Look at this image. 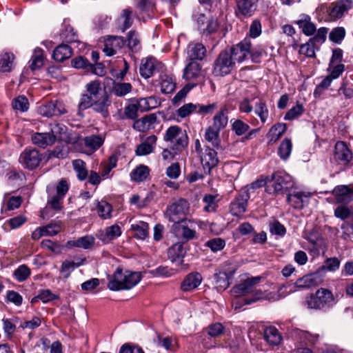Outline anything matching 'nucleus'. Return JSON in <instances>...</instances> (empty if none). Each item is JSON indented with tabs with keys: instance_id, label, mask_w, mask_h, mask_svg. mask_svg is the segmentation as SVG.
Instances as JSON below:
<instances>
[{
	"instance_id": "obj_1",
	"label": "nucleus",
	"mask_w": 353,
	"mask_h": 353,
	"mask_svg": "<svg viewBox=\"0 0 353 353\" xmlns=\"http://www.w3.org/2000/svg\"><path fill=\"white\" fill-rule=\"evenodd\" d=\"M338 301L337 294H334L328 288H320L305 298V305L310 310L325 312L332 309Z\"/></svg>"
},
{
	"instance_id": "obj_2",
	"label": "nucleus",
	"mask_w": 353,
	"mask_h": 353,
	"mask_svg": "<svg viewBox=\"0 0 353 353\" xmlns=\"http://www.w3.org/2000/svg\"><path fill=\"white\" fill-rule=\"evenodd\" d=\"M141 279L139 272L123 271L118 268L110 279L108 288L112 291L130 290L137 285Z\"/></svg>"
},
{
	"instance_id": "obj_3",
	"label": "nucleus",
	"mask_w": 353,
	"mask_h": 353,
	"mask_svg": "<svg viewBox=\"0 0 353 353\" xmlns=\"http://www.w3.org/2000/svg\"><path fill=\"white\" fill-rule=\"evenodd\" d=\"M110 97L106 92H103L100 97L92 100L86 97H84L83 101L79 102L78 115L83 117L84 110L92 108L94 112L100 114L103 118L105 119L110 116Z\"/></svg>"
},
{
	"instance_id": "obj_4",
	"label": "nucleus",
	"mask_w": 353,
	"mask_h": 353,
	"mask_svg": "<svg viewBox=\"0 0 353 353\" xmlns=\"http://www.w3.org/2000/svg\"><path fill=\"white\" fill-rule=\"evenodd\" d=\"M259 277L248 279L243 282L234 286L232 289V293L236 296L252 294L253 297L252 299H243L244 304H251L252 303L256 302L263 297L262 291L255 288V285L259 282Z\"/></svg>"
},
{
	"instance_id": "obj_5",
	"label": "nucleus",
	"mask_w": 353,
	"mask_h": 353,
	"mask_svg": "<svg viewBox=\"0 0 353 353\" xmlns=\"http://www.w3.org/2000/svg\"><path fill=\"white\" fill-rule=\"evenodd\" d=\"M163 140L170 143L172 150L181 152L188 145V136L185 130L178 125L169 127L163 136Z\"/></svg>"
},
{
	"instance_id": "obj_6",
	"label": "nucleus",
	"mask_w": 353,
	"mask_h": 353,
	"mask_svg": "<svg viewBox=\"0 0 353 353\" xmlns=\"http://www.w3.org/2000/svg\"><path fill=\"white\" fill-rule=\"evenodd\" d=\"M190 204L184 199H179L168 205L165 216L175 225L186 222L185 216L189 213Z\"/></svg>"
},
{
	"instance_id": "obj_7",
	"label": "nucleus",
	"mask_w": 353,
	"mask_h": 353,
	"mask_svg": "<svg viewBox=\"0 0 353 353\" xmlns=\"http://www.w3.org/2000/svg\"><path fill=\"white\" fill-rule=\"evenodd\" d=\"M234 64L235 62L228 50H223L214 61L212 74L216 77L227 75L231 72Z\"/></svg>"
},
{
	"instance_id": "obj_8",
	"label": "nucleus",
	"mask_w": 353,
	"mask_h": 353,
	"mask_svg": "<svg viewBox=\"0 0 353 353\" xmlns=\"http://www.w3.org/2000/svg\"><path fill=\"white\" fill-rule=\"evenodd\" d=\"M251 47V39L245 37L237 44L232 46L228 52L231 54L234 62L242 63L249 57Z\"/></svg>"
},
{
	"instance_id": "obj_9",
	"label": "nucleus",
	"mask_w": 353,
	"mask_h": 353,
	"mask_svg": "<svg viewBox=\"0 0 353 353\" xmlns=\"http://www.w3.org/2000/svg\"><path fill=\"white\" fill-rule=\"evenodd\" d=\"M38 112L43 117H52L66 114L67 110L63 102L56 101L40 105L38 108Z\"/></svg>"
},
{
	"instance_id": "obj_10",
	"label": "nucleus",
	"mask_w": 353,
	"mask_h": 353,
	"mask_svg": "<svg viewBox=\"0 0 353 353\" xmlns=\"http://www.w3.org/2000/svg\"><path fill=\"white\" fill-rule=\"evenodd\" d=\"M41 159L42 155L36 149H26L19 157L20 163L29 170L37 168Z\"/></svg>"
},
{
	"instance_id": "obj_11",
	"label": "nucleus",
	"mask_w": 353,
	"mask_h": 353,
	"mask_svg": "<svg viewBox=\"0 0 353 353\" xmlns=\"http://www.w3.org/2000/svg\"><path fill=\"white\" fill-rule=\"evenodd\" d=\"M267 192L269 193L284 194L292 186L293 182L285 181V178H268Z\"/></svg>"
},
{
	"instance_id": "obj_12",
	"label": "nucleus",
	"mask_w": 353,
	"mask_h": 353,
	"mask_svg": "<svg viewBox=\"0 0 353 353\" xmlns=\"http://www.w3.org/2000/svg\"><path fill=\"white\" fill-rule=\"evenodd\" d=\"M219 163L217 152L209 147H206L205 152L201 157V164L205 174H212V170Z\"/></svg>"
},
{
	"instance_id": "obj_13",
	"label": "nucleus",
	"mask_w": 353,
	"mask_h": 353,
	"mask_svg": "<svg viewBox=\"0 0 353 353\" xmlns=\"http://www.w3.org/2000/svg\"><path fill=\"white\" fill-rule=\"evenodd\" d=\"M329 16L332 20L341 18L352 7V0H339L331 4Z\"/></svg>"
},
{
	"instance_id": "obj_14",
	"label": "nucleus",
	"mask_w": 353,
	"mask_h": 353,
	"mask_svg": "<svg viewBox=\"0 0 353 353\" xmlns=\"http://www.w3.org/2000/svg\"><path fill=\"white\" fill-rule=\"evenodd\" d=\"M334 159L344 165L350 162L352 159V153L343 141H337L334 145Z\"/></svg>"
},
{
	"instance_id": "obj_15",
	"label": "nucleus",
	"mask_w": 353,
	"mask_h": 353,
	"mask_svg": "<svg viewBox=\"0 0 353 353\" xmlns=\"http://www.w3.org/2000/svg\"><path fill=\"white\" fill-rule=\"evenodd\" d=\"M51 135L54 137V142L57 139L64 143L73 142V137L68 128L62 123H55L52 125Z\"/></svg>"
},
{
	"instance_id": "obj_16",
	"label": "nucleus",
	"mask_w": 353,
	"mask_h": 353,
	"mask_svg": "<svg viewBox=\"0 0 353 353\" xmlns=\"http://www.w3.org/2000/svg\"><path fill=\"white\" fill-rule=\"evenodd\" d=\"M125 44V40L121 36H109L104 43L103 52L107 56H113Z\"/></svg>"
},
{
	"instance_id": "obj_17",
	"label": "nucleus",
	"mask_w": 353,
	"mask_h": 353,
	"mask_svg": "<svg viewBox=\"0 0 353 353\" xmlns=\"http://www.w3.org/2000/svg\"><path fill=\"white\" fill-rule=\"evenodd\" d=\"M159 62L154 57H147L141 60L139 66V73L145 79L151 77L158 71Z\"/></svg>"
},
{
	"instance_id": "obj_18",
	"label": "nucleus",
	"mask_w": 353,
	"mask_h": 353,
	"mask_svg": "<svg viewBox=\"0 0 353 353\" xmlns=\"http://www.w3.org/2000/svg\"><path fill=\"white\" fill-rule=\"evenodd\" d=\"M185 253L186 249L184 247V243L181 242L174 244L168 250V259L178 265L183 264Z\"/></svg>"
},
{
	"instance_id": "obj_19",
	"label": "nucleus",
	"mask_w": 353,
	"mask_h": 353,
	"mask_svg": "<svg viewBox=\"0 0 353 353\" xmlns=\"http://www.w3.org/2000/svg\"><path fill=\"white\" fill-rule=\"evenodd\" d=\"M258 0H236V14L245 17H251L257 8Z\"/></svg>"
},
{
	"instance_id": "obj_20",
	"label": "nucleus",
	"mask_w": 353,
	"mask_h": 353,
	"mask_svg": "<svg viewBox=\"0 0 353 353\" xmlns=\"http://www.w3.org/2000/svg\"><path fill=\"white\" fill-rule=\"evenodd\" d=\"M202 76V66L197 61H190L183 69V77L187 81L198 80Z\"/></svg>"
},
{
	"instance_id": "obj_21",
	"label": "nucleus",
	"mask_w": 353,
	"mask_h": 353,
	"mask_svg": "<svg viewBox=\"0 0 353 353\" xmlns=\"http://www.w3.org/2000/svg\"><path fill=\"white\" fill-rule=\"evenodd\" d=\"M122 231L121 227L117 224H114L107 227L103 230H101L98 234V238L104 243H108L112 240L121 235Z\"/></svg>"
},
{
	"instance_id": "obj_22",
	"label": "nucleus",
	"mask_w": 353,
	"mask_h": 353,
	"mask_svg": "<svg viewBox=\"0 0 353 353\" xmlns=\"http://www.w3.org/2000/svg\"><path fill=\"white\" fill-rule=\"evenodd\" d=\"M248 194L238 195L230 203V209L232 215L239 216L243 214L247 208Z\"/></svg>"
},
{
	"instance_id": "obj_23",
	"label": "nucleus",
	"mask_w": 353,
	"mask_h": 353,
	"mask_svg": "<svg viewBox=\"0 0 353 353\" xmlns=\"http://www.w3.org/2000/svg\"><path fill=\"white\" fill-rule=\"evenodd\" d=\"M234 272V270H220L214 274L216 286L219 290H225L229 287Z\"/></svg>"
},
{
	"instance_id": "obj_24",
	"label": "nucleus",
	"mask_w": 353,
	"mask_h": 353,
	"mask_svg": "<svg viewBox=\"0 0 353 353\" xmlns=\"http://www.w3.org/2000/svg\"><path fill=\"white\" fill-rule=\"evenodd\" d=\"M338 203H348L353 200V188L338 185L333 190Z\"/></svg>"
},
{
	"instance_id": "obj_25",
	"label": "nucleus",
	"mask_w": 353,
	"mask_h": 353,
	"mask_svg": "<svg viewBox=\"0 0 353 353\" xmlns=\"http://www.w3.org/2000/svg\"><path fill=\"white\" fill-rule=\"evenodd\" d=\"M85 88L87 93L81 94L79 101H83L84 97H86L92 100L95 99L100 97L101 94L105 92L101 90V83L99 80H94L89 82Z\"/></svg>"
},
{
	"instance_id": "obj_26",
	"label": "nucleus",
	"mask_w": 353,
	"mask_h": 353,
	"mask_svg": "<svg viewBox=\"0 0 353 353\" xmlns=\"http://www.w3.org/2000/svg\"><path fill=\"white\" fill-rule=\"evenodd\" d=\"M202 276L198 272L188 274L181 285V288L184 292H188L196 289L201 283Z\"/></svg>"
},
{
	"instance_id": "obj_27",
	"label": "nucleus",
	"mask_w": 353,
	"mask_h": 353,
	"mask_svg": "<svg viewBox=\"0 0 353 353\" xmlns=\"http://www.w3.org/2000/svg\"><path fill=\"white\" fill-rule=\"evenodd\" d=\"M157 120V117L155 114H150L140 119H137L133 124V128L139 132H145L154 128L153 125Z\"/></svg>"
},
{
	"instance_id": "obj_28",
	"label": "nucleus",
	"mask_w": 353,
	"mask_h": 353,
	"mask_svg": "<svg viewBox=\"0 0 353 353\" xmlns=\"http://www.w3.org/2000/svg\"><path fill=\"white\" fill-rule=\"evenodd\" d=\"M229 110L227 106L222 107L213 117L212 124L215 129L222 130L228 123Z\"/></svg>"
},
{
	"instance_id": "obj_29",
	"label": "nucleus",
	"mask_w": 353,
	"mask_h": 353,
	"mask_svg": "<svg viewBox=\"0 0 353 353\" xmlns=\"http://www.w3.org/2000/svg\"><path fill=\"white\" fill-rule=\"evenodd\" d=\"M157 137L155 135H150L139 144L135 150L137 156H145L152 153L157 143Z\"/></svg>"
},
{
	"instance_id": "obj_30",
	"label": "nucleus",
	"mask_w": 353,
	"mask_h": 353,
	"mask_svg": "<svg viewBox=\"0 0 353 353\" xmlns=\"http://www.w3.org/2000/svg\"><path fill=\"white\" fill-rule=\"evenodd\" d=\"M296 23L306 36H312L316 31V26L311 21V17L308 14H301L300 19L296 21Z\"/></svg>"
},
{
	"instance_id": "obj_31",
	"label": "nucleus",
	"mask_w": 353,
	"mask_h": 353,
	"mask_svg": "<svg viewBox=\"0 0 353 353\" xmlns=\"http://www.w3.org/2000/svg\"><path fill=\"white\" fill-rule=\"evenodd\" d=\"M321 281L316 274H307L298 279L294 283L297 288H311L320 284Z\"/></svg>"
},
{
	"instance_id": "obj_32",
	"label": "nucleus",
	"mask_w": 353,
	"mask_h": 353,
	"mask_svg": "<svg viewBox=\"0 0 353 353\" xmlns=\"http://www.w3.org/2000/svg\"><path fill=\"white\" fill-rule=\"evenodd\" d=\"M72 48L65 43L59 45L53 51L52 58L57 62H63L72 55Z\"/></svg>"
},
{
	"instance_id": "obj_33",
	"label": "nucleus",
	"mask_w": 353,
	"mask_h": 353,
	"mask_svg": "<svg viewBox=\"0 0 353 353\" xmlns=\"http://www.w3.org/2000/svg\"><path fill=\"white\" fill-rule=\"evenodd\" d=\"M308 195L303 192L289 193L287 201L295 209H302L307 202Z\"/></svg>"
},
{
	"instance_id": "obj_34",
	"label": "nucleus",
	"mask_w": 353,
	"mask_h": 353,
	"mask_svg": "<svg viewBox=\"0 0 353 353\" xmlns=\"http://www.w3.org/2000/svg\"><path fill=\"white\" fill-rule=\"evenodd\" d=\"M206 54L205 47L202 43H195L189 45L188 51V58L191 61L196 60H202Z\"/></svg>"
},
{
	"instance_id": "obj_35",
	"label": "nucleus",
	"mask_w": 353,
	"mask_h": 353,
	"mask_svg": "<svg viewBox=\"0 0 353 353\" xmlns=\"http://www.w3.org/2000/svg\"><path fill=\"white\" fill-rule=\"evenodd\" d=\"M94 238L91 235H85L76 240H71L67 242L70 248H79L85 250L91 248L94 244Z\"/></svg>"
},
{
	"instance_id": "obj_36",
	"label": "nucleus",
	"mask_w": 353,
	"mask_h": 353,
	"mask_svg": "<svg viewBox=\"0 0 353 353\" xmlns=\"http://www.w3.org/2000/svg\"><path fill=\"white\" fill-rule=\"evenodd\" d=\"M32 141L34 144L43 148L54 143V137L50 132L34 133L32 137Z\"/></svg>"
},
{
	"instance_id": "obj_37",
	"label": "nucleus",
	"mask_w": 353,
	"mask_h": 353,
	"mask_svg": "<svg viewBox=\"0 0 353 353\" xmlns=\"http://www.w3.org/2000/svg\"><path fill=\"white\" fill-rule=\"evenodd\" d=\"M105 137L100 134H92L84 137L85 145L92 151H96L103 144Z\"/></svg>"
},
{
	"instance_id": "obj_38",
	"label": "nucleus",
	"mask_w": 353,
	"mask_h": 353,
	"mask_svg": "<svg viewBox=\"0 0 353 353\" xmlns=\"http://www.w3.org/2000/svg\"><path fill=\"white\" fill-rule=\"evenodd\" d=\"M287 130V125L283 123H277L272 125L267 136L269 138V143H276Z\"/></svg>"
},
{
	"instance_id": "obj_39",
	"label": "nucleus",
	"mask_w": 353,
	"mask_h": 353,
	"mask_svg": "<svg viewBox=\"0 0 353 353\" xmlns=\"http://www.w3.org/2000/svg\"><path fill=\"white\" fill-rule=\"evenodd\" d=\"M161 91L165 94L174 92L176 88L175 79L172 75L163 74L160 77Z\"/></svg>"
},
{
	"instance_id": "obj_40",
	"label": "nucleus",
	"mask_w": 353,
	"mask_h": 353,
	"mask_svg": "<svg viewBox=\"0 0 353 353\" xmlns=\"http://www.w3.org/2000/svg\"><path fill=\"white\" fill-rule=\"evenodd\" d=\"M264 338L267 343L271 345H277L282 340L281 335L279 330L273 326L265 329Z\"/></svg>"
},
{
	"instance_id": "obj_41",
	"label": "nucleus",
	"mask_w": 353,
	"mask_h": 353,
	"mask_svg": "<svg viewBox=\"0 0 353 353\" xmlns=\"http://www.w3.org/2000/svg\"><path fill=\"white\" fill-rule=\"evenodd\" d=\"M63 30L60 33L61 37L66 42L72 43L78 41V35L74 28L65 19L63 22Z\"/></svg>"
},
{
	"instance_id": "obj_42",
	"label": "nucleus",
	"mask_w": 353,
	"mask_h": 353,
	"mask_svg": "<svg viewBox=\"0 0 353 353\" xmlns=\"http://www.w3.org/2000/svg\"><path fill=\"white\" fill-rule=\"evenodd\" d=\"M85 261V259H80L77 262H74L70 260H65L61 264L60 272L63 275V277L65 279H68L70 277L72 272L76 268L83 265Z\"/></svg>"
},
{
	"instance_id": "obj_43",
	"label": "nucleus",
	"mask_w": 353,
	"mask_h": 353,
	"mask_svg": "<svg viewBox=\"0 0 353 353\" xmlns=\"http://www.w3.org/2000/svg\"><path fill=\"white\" fill-rule=\"evenodd\" d=\"M43 50L40 48H35L30 60V68L32 71L40 69L43 65Z\"/></svg>"
},
{
	"instance_id": "obj_44",
	"label": "nucleus",
	"mask_w": 353,
	"mask_h": 353,
	"mask_svg": "<svg viewBox=\"0 0 353 353\" xmlns=\"http://www.w3.org/2000/svg\"><path fill=\"white\" fill-rule=\"evenodd\" d=\"M131 230L137 239L144 240L149 234V225L146 222L140 221L138 223L132 224Z\"/></svg>"
},
{
	"instance_id": "obj_45",
	"label": "nucleus",
	"mask_w": 353,
	"mask_h": 353,
	"mask_svg": "<svg viewBox=\"0 0 353 353\" xmlns=\"http://www.w3.org/2000/svg\"><path fill=\"white\" fill-rule=\"evenodd\" d=\"M14 59V55L12 53L5 52L0 54V72L11 71Z\"/></svg>"
},
{
	"instance_id": "obj_46",
	"label": "nucleus",
	"mask_w": 353,
	"mask_h": 353,
	"mask_svg": "<svg viewBox=\"0 0 353 353\" xmlns=\"http://www.w3.org/2000/svg\"><path fill=\"white\" fill-rule=\"evenodd\" d=\"M220 130L215 129L213 126H209L205 133V139L212 143V145L216 148L220 146L219 134Z\"/></svg>"
},
{
	"instance_id": "obj_47",
	"label": "nucleus",
	"mask_w": 353,
	"mask_h": 353,
	"mask_svg": "<svg viewBox=\"0 0 353 353\" xmlns=\"http://www.w3.org/2000/svg\"><path fill=\"white\" fill-rule=\"evenodd\" d=\"M112 207L105 201H97V214L103 219L112 217Z\"/></svg>"
},
{
	"instance_id": "obj_48",
	"label": "nucleus",
	"mask_w": 353,
	"mask_h": 353,
	"mask_svg": "<svg viewBox=\"0 0 353 353\" xmlns=\"http://www.w3.org/2000/svg\"><path fill=\"white\" fill-rule=\"evenodd\" d=\"M292 143L290 139L285 138L278 148V154L281 159L287 160L292 152Z\"/></svg>"
},
{
	"instance_id": "obj_49",
	"label": "nucleus",
	"mask_w": 353,
	"mask_h": 353,
	"mask_svg": "<svg viewBox=\"0 0 353 353\" xmlns=\"http://www.w3.org/2000/svg\"><path fill=\"white\" fill-rule=\"evenodd\" d=\"M139 111L147 112L158 106L159 102L155 97H149L138 100Z\"/></svg>"
},
{
	"instance_id": "obj_50",
	"label": "nucleus",
	"mask_w": 353,
	"mask_h": 353,
	"mask_svg": "<svg viewBox=\"0 0 353 353\" xmlns=\"http://www.w3.org/2000/svg\"><path fill=\"white\" fill-rule=\"evenodd\" d=\"M128 46L132 52H138L141 50V41L138 32L131 30L128 33Z\"/></svg>"
},
{
	"instance_id": "obj_51",
	"label": "nucleus",
	"mask_w": 353,
	"mask_h": 353,
	"mask_svg": "<svg viewBox=\"0 0 353 353\" xmlns=\"http://www.w3.org/2000/svg\"><path fill=\"white\" fill-rule=\"evenodd\" d=\"M205 205L204 210L208 212H215L218 207V195L205 194L203 199Z\"/></svg>"
},
{
	"instance_id": "obj_52",
	"label": "nucleus",
	"mask_w": 353,
	"mask_h": 353,
	"mask_svg": "<svg viewBox=\"0 0 353 353\" xmlns=\"http://www.w3.org/2000/svg\"><path fill=\"white\" fill-rule=\"evenodd\" d=\"M132 86L130 83H115L112 89V93L117 97H124L132 91Z\"/></svg>"
},
{
	"instance_id": "obj_53",
	"label": "nucleus",
	"mask_w": 353,
	"mask_h": 353,
	"mask_svg": "<svg viewBox=\"0 0 353 353\" xmlns=\"http://www.w3.org/2000/svg\"><path fill=\"white\" fill-rule=\"evenodd\" d=\"M231 129L237 136H242L250 130V125L240 119L231 120Z\"/></svg>"
},
{
	"instance_id": "obj_54",
	"label": "nucleus",
	"mask_w": 353,
	"mask_h": 353,
	"mask_svg": "<svg viewBox=\"0 0 353 353\" xmlns=\"http://www.w3.org/2000/svg\"><path fill=\"white\" fill-rule=\"evenodd\" d=\"M22 172L17 171L10 163L6 161H0L1 176H21Z\"/></svg>"
},
{
	"instance_id": "obj_55",
	"label": "nucleus",
	"mask_w": 353,
	"mask_h": 353,
	"mask_svg": "<svg viewBox=\"0 0 353 353\" xmlns=\"http://www.w3.org/2000/svg\"><path fill=\"white\" fill-rule=\"evenodd\" d=\"M334 214L341 220H345L353 216V209L345 205H340L335 208Z\"/></svg>"
},
{
	"instance_id": "obj_56",
	"label": "nucleus",
	"mask_w": 353,
	"mask_h": 353,
	"mask_svg": "<svg viewBox=\"0 0 353 353\" xmlns=\"http://www.w3.org/2000/svg\"><path fill=\"white\" fill-rule=\"evenodd\" d=\"M220 28V24L216 19L211 18L208 20L206 27H200V30L205 35H211L216 33Z\"/></svg>"
},
{
	"instance_id": "obj_57",
	"label": "nucleus",
	"mask_w": 353,
	"mask_h": 353,
	"mask_svg": "<svg viewBox=\"0 0 353 353\" xmlns=\"http://www.w3.org/2000/svg\"><path fill=\"white\" fill-rule=\"evenodd\" d=\"M255 113L259 117L262 123H265L267 121L269 111L263 100L259 99V101L256 103Z\"/></svg>"
},
{
	"instance_id": "obj_58",
	"label": "nucleus",
	"mask_w": 353,
	"mask_h": 353,
	"mask_svg": "<svg viewBox=\"0 0 353 353\" xmlns=\"http://www.w3.org/2000/svg\"><path fill=\"white\" fill-rule=\"evenodd\" d=\"M118 157L115 154L111 155L107 162L103 163L100 166L101 176L109 174L110 171L117 166Z\"/></svg>"
},
{
	"instance_id": "obj_59",
	"label": "nucleus",
	"mask_w": 353,
	"mask_h": 353,
	"mask_svg": "<svg viewBox=\"0 0 353 353\" xmlns=\"http://www.w3.org/2000/svg\"><path fill=\"white\" fill-rule=\"evenodd\" d=\"M118 157L115 154L111 155L107 162L103 163L100 166L101 176L109 174L110 171L117 166Z\"/></svg>"
},
{
	"instance_id": "obj_60",
	"label": "nucleus",
	"mask_w": 353,
	"mask_h": 353,
	"mask_svg": "<svg viewBox=\"0 0 353 353\" xmlns=\"http://www.w3.org/2000/svg\"><path fill=\"white\" fill-rule=\"evenodd\" d=\"M316 44L309 39V41L304 44H302L299 48V53L307 57H315Z\"/></svg>"
},
{
	"instance_id": "obj_61",
	"label": "nucleus",
	"mask_w": 353,
	"mask_h": 353,
	"mask_svg": "<svg viewBox=\"0 0 353 353\" xmlns=\"http://www.w3.org/2000/svg\"><path fill=\"white\" fill-rule=\"evenodd\" d=\"M133 11L130 8L123 9L121 14V18L123 20V32L130 28L133 23L132 17Z\"/></svg>"
},
{
	"instance_id": "obj_62",
	"label": "nucleus",
	"mask_w": 353,
	"mask_h": 353,
	"mask_svg": "<svg viewBox=\"0 0 353 353\" xmlns=\"http://www.w3.org/2000/svg\"><path fill=\"white\" fill-rule=\"evenodd\" d=\"M332 81L333 79L329 75L326 76L322 81L316 85L313 93L314 97L315 98L320 97L323 91L330 86Z\"/></svg>"
},
{
	"instance_id": "obj_63",
	"label": "nucleus",
	"mask_w": 353,
	"mask_h": 353,
	"mask_svg": "<svg viewBox=\"0 0 353 353\" xmlns=\"http://www.w3.org/2000/svg\"><path fill=\"white\" fill-rule=\"evenodd\" d=\"M71 65L75 68H83L86 70H90V69L94 68L93 64L90 63L88 60L81 56L72 59Z\"/></svg>"
},
{
	"instance_id": "obj_64",
	"label": "nucleus",
	"mask_w": 353,
	"mask_h": 353,
	"mask_svg": "<svg viewBox=\"0 0 353 353\" xmlns=\"http://www.w3.org/2000/svg\"><path fill=\"white\" fill-rule=\"evenodd\" d=\"M304 112V108L302 104H296L290 108L285 114L284 119L291 121L301 116Z\"/></svg>"
}]
</instances>
